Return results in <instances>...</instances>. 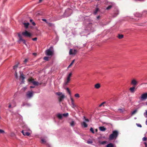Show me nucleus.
<instances>
[{
  "label": "nucleus",
  "instance_id": "nucleus-34",
  "mask_svg": "<svg viewBox=\"0 0 147 147\" xmlns=\"http://www.w3.org/2000/svg\"><path fill=\"white\" fill-rule=\"evenodd\" d=\"M20 41H21L22 42H23V43L26 46L27 45V44L26 43L25 40L24 39H23Z\"/></svg>",
  "mask_w": 147,
  "mask_h": 147
},
{
  "label": "nucleus",
  "instance_id": "nucleus-14",
  "mask_svg": "<svg viewBox=\"0 0 147 147\" xmlns=\"http://www.w3.org/2000/svg\"><path fill=\"white\" fill-rule=\"evenodd\" d=\"M100 87V84L99 83H97L94 85V87L96 89H98Z\"/></svg>",
  "mask_w": 147,
  "mask_h": 147
},
{
  "label": "nucleus",
  "instance_id": "nucleus-31",
  "mask_svg": "<svg viewBox=\"0 0 147 147\" xmlns=\"http://www.w3.org/2000/svg\"><path fill=\"white\" fill-rule=\"evenodd\" d=\"M70 125L72 127H74V121H72L70 123Z\"/></svg>",
  "mask_w": 147,
  "mask_h": 147
},
{
  "label": "nucleus",
  "instance_id": "nucleus-25",
  "mask_svg": "<svg viewBox=\"0 0 147 147\" xmlns=\"http://www.w3.org/2000/svg\"><path fill=\"white\" fill-rule=\"evenodd\" d=\"M138 111L137 109H136L134 111H133L132 113H131V115H133L135 114Z\"/></svg>",
  "mask_w": 147,
  "mask_h": 147
},
{
  "label": "nucleus",
  "instance_id": "nucleus-17",
  "mask_svg": "<svg viewBox=\"0 0 147 147\" xmlns=\"http://www.w3.org/2000/svg\"><path fill=\"white\" fill-rule=\"evenodd\" d=\"M106 147H114V145L113 144L110 143L106 146Z\"/></svg>",
  "mask_w": 147,
  "mask_h": 147
},
{
  "label": "nucleus",
  "instance_id": "nucleus-28",
  "mask_svg": "<svg viewBox=\"0 0 147 147\" xmlns=\"http://www.w3.org/2000/svg\"><path fill=\"white\" fill-rule=\"evenodd\" d=\"M69 114L68 113H64L62 114V116L65 117H67L68 116Z\"/></svg>",
  "mask_w": 147,
  "mask_h": 147
},
{
  "label": "nucleus",
  "instance_id": "nucleus-8",
  "mask_svg": "<svg viewBox=\"0 0 147 147\" xmlns=\"http://www.w3.org/2000/svg\"><path fill=\"white\" fill-rule=\"evenodd\" d=\"M24 130H22V133L23 134V135L25 136H28L30 135V133L27 132H24Z\"/></svg>",
  "mask_w": 147,
  "mask_h": 147
},
{
  "label": "nucleus",
  "instance_id": "nucleus-49",
  "mask_svg": "<svg viewBox=\"0 0 147 147\" xmlns=\"http://www.w3.org/2000/svg\"><path fill=\"white\" fill-rule=\"evenodd\" d=\"M32 39L33 41H36L37 39V38L36 37L34 38H32Z\"/></svg>",
  "mask_w": 147,
  "mask_h": 147
},
{
  "label": "nucleus",
  "instance_id": "nucleus-7",
  "mask_svg": "<svg viewBox=\"0 0 147 147\" xmlns=\"http://www.w3.org/2000/svg\"><path fill=\"white\" fill-rule=\"evenodd\" d=\"M131 84L135 86L138 84V82L135 79H133L131 81Z\"/></svg>",
  "mask_w": 147,
  "mask_h": 147
},
{
  "label": "nucleus",
  "instance_id": "nucleus-11",
  "mask_svg": "<svg viewBox=\"0 0 147 147\" xmlns=\"http://www.w3.org/2000/svg\"><path fill=\"white\" fill-rule=\"evenodd\" d=\"M100 130L101 131H105L107 129L104 126H101L99 127Z\"/></svg>",
  "mask_w": 147,
  "mask_h": 147
},
{
  "label": "nucleus",
  "instance_id": "nucleus-46",
  "mask_svg": "<svg viewBox=\"0 0 147 147\" xmlns=\"http://www.w3.org/2000/svg\"><path fill=\"white\" fill-rule=\"evenodd\" d=\"M15 77H16V78H17V77H18L17 73V72L16 71L15 72Z\"/></svg>",
  "mask_w": 147,
  "mask_h": 147
},
{
  "label": "nucleus",
  "instance_id": "nucleus-18",
  "mask_svg": "<svg viewBox=\"0 0 147 147\" xmlns=\"http://www.w3.org/2000/svg\"><path fill=\"white\" fill-rule=\"evenodd\" d=\"M23 24H24V25L25 27L26 28H27L28 27V26L29 25V24L28 23H24Z\"/></svg>",
  "mask_w": 147,
  "mask_h": 147
},
{
  "label": "nucleus",
  "instance_id": "nucleus-15",
  "mask_svg": "<svg viewBox=\"0 0 147 147\" xmlns=\"http://www.w3.org/2000/svg\"><path fill=\"white\" fill-rule=\"evenodd\" d=\"M32 84L35 86H38V84L41 85L42 84L41 83H39L38 82L34 81V82L32 83Z\"/></svg>",
  "mask_w": 147,
  "mask_h": 147
},
{
  "label": "nucleus",
  "instance_id": "nucleus-20",
  "mask_svg": "<svg viewBox=\"0 0 147 147\" xmlns=\"http://www.w3.org/2000/svg\"><path fill=\"white\" fill-rule=\"evenodd\" d=\"M28 81L29 82H31L32 83L34 81V79L32 78H29L28 79Z\"/></svg>",
  "mask_w": 147,
  "mask_h": 147
},
{
  "label": "nucleus",
  "instance_id": "nucleus-33",
  "mask_svg": "<svg viewBox=\"0 0 147 147\" xmlns=\"http://www.w3.org/2000/svg\"><path fill=\"white\" fill-rule=\"evenodd\" d=\"M71 107L72 108H74L75 107H76V106L74 104V103H71Z\"/></svg>",
  "mask_w": 147,
  "mask_h": 147
},
{
  "label": "nucleus",
  "instance_id": "nucleus-41",
  "mask_svg": "<svg viewBox=\"0 0 147 147\" xmlns=\"http://www.w3.org/2000/svg\"><path fill=\"white\" fill-rule=\"evenodd\" d=\"M136 125H137L138 127H142V125L140 124H139V123H136Z\"/></svg>",
  "mask_w": 147,
  "mask_h": 147
},
{
  "label": "nucleus",
  "instance_id": "nucleus-1",
  "mask_svg": "<svg viewBox=\"0 0 147 147\" xmlns=\"http://www.w3.org/2000/svg\"><path fill=\"white\" fill-rule=\"evenodd\" d=\"M118 135V132L117 130H114L112 131V133L110 135L109 137V140H112L115 139Z\"/></svg>",
  "mask_w": 147,
  "mask_h": 147
},
{
  "label": "nucleus",
  "instance_id": "nucleus-2",
  "mask_svg": "<svg viewBox=\"0 0 147 147\" xmlns=\"http://www.w3.org/2000/svg\"><path fill=\"white\" fill-rule=\"evenodd\" d=\"M53 47L52 46L49 49L46 51L45 53L46 54L49 56H52L53 53Z\"/></svg>",
  "mask_w": 147,
  "mask_h": 147
},
{
  "label": "nucleus",
  "instance_id": "nucleus-55",
  "mask_svg": "<svg viewBox=\"0 0 147 147\" xmlns=\"http://www.w3.org/2000/svg\"><path fill=\"white\" fill-rule=\"evenodd\" d=\"M30 88H34V86H30Z\"/></svg>",
  "mask_w": 147,
  "mask_h": 147
},
{
  "label": "nucleus",
  "instance_id": "nucleus-35",
  "mask_svg": "<svg viewBox=\"0 0 147 147\" xmlns=\"http://www.w3.org/2000/svg\"><path fill=\"white\" fill-rule=\"evenodd\" d=\"M83 119H84L86 122H88L89 121V120L88 119L86 118L85 116L84 117Z\"/></svg>",
  "mask_w": 147,
  "mask_h": 147
},
{
  "label": "nucleus",
  "instance_id": "nucleus-42",
  "mask_svg": "<svg viewBox=\"0 0 147 147\" xmlns=\"http://www.w3.org/2000/svg\"><path fill=\"white\" fill-rule=\"evenodd\" d=\"M56 94L58 96H60L61 95L62 93L60 92H57L56 93Z\"/></svg>",
  "mask_w": 147,
  "mask_h": 147
},
{
  "label": "nucleus",
  "instance_id": "nucleus-16",
  "mask_svg": "<svg viewBox=\"0 0 147 147\" xmlns=\"http://www.w3.org/2000/svg\"><path fill=\"white\" fill-rule=\"evenodd\" d=\"M20 78H22L23 82L25 79L24 75L23 74H21L20 76Z\"/></svg>",
  "mask_w": 147,
  "mask_h": 147
},
{
  "label": "nucleus",
  "instance_id": "nucleus-26",
  "mask_svg": "<svg viewBox=\"0 0 147 147\" xmlns=\"http://www.w3.org/2000/svg\"><path fill=\"white\" fill-rule=\"evenodd\" d=\"M30 22H31L33 26H35L36 25V24L33 21V20L32 19H30Z\"/></svg>",
  "mask_w": 147,
  "mask_h": 147
},
{
  "label": "nucleus",
  "instance_id": "nucleus-52",
  "mask_svg": "<svg viewBox=\"0 0 147 147\" xmlns=\"http://www.w3.org/2000/svg\"><path fill=\"white\" fill-rule=\"evenodd\" d=\"M144 144H145V147H147V143L146 142H145L144 143Z\"/></svg>",
  "mask_w": 147,
  "mask_h": 147
},
{
  "label": "nucleus",
  "instance_id": "nucleus-24",
  "mask_svg": "<svg viewBox=\"0 0 147 147\" xmlns=\"http://www.w3.org/2000/svg\"><path fill=\"white\" fill-rule=\"evenodd\" d=\"M57 117L59 119H61L62 117V114H59L57 115Z\"/></svg>",
  "mask_w": 147,
  "mask_h": 147
},
{
  "label": "nucleus",
  "instance_id": "nucleus-19",
  "mask_svg": "<svg viewBox=\"0 0 147 147\" xmlns=\"http://www.w3.org/2000/svg\"><path fill=\"white\" fill-rule=\"evenodd\" d=\"M123 37V35L122 34H118L117 37L119 39H121Z\"/></svg>",
  "mask_w": 147,
  "mask_h": 147
},
{
  "label": "nucleus",
  "instance_id": "nucleus-21",
  "mask_svg": "<svg viewBox=\"0 0 147 147\" xmlns=\"http://www.w3.org/2000/svg\"><path fill=\"white\" fill-rule=\"evenodd\" d=\"M75 61V59H74L72 61L71 63L68 66V68L70 67L73 65V64L74 62Z\"/></svg>",
  "mask_w": 147,
  "mask_h": 147
},
{
  "label": "nucleus",
  "instance_id": "nucleus-60",
  "mask_svg": "<svg viewBox=\"0 0 147 147\" xmlns=\"http://www.w3.org/2000/svg\"><path fill=\"white\" fill-rule=\"evenodd\" d=\"M49 24L50 25L51 24L49 23Z\"/></svg>",
  "mask_w": 147,
  "mask_h": 147
},
{
  "label": "nucleus",
  "instance_id": "nucleus-57",
  "mask_svg": "<svg viewBox=\"0 0 147 147\" xmlns=\"http://www.w3.org/2000/svg\"><path fill=\"white\" fill-rule=\"evenodd\" d=\"M146 125H147V119L146 120Z\"/></svg>",
  "mask_w": 147,
  "mask_h": 147
},
{
  "label": "nucleus",
  "instance_id": "nucleus-10",
  "mask_svg": "<svg viewBox=\"0 0 147 147\" xmlns=\"http://www.w3.org/2000/svg\"><path fill=\"white\" fill-rule=\"evenodd\" d=\"M65 96L63 94L61 96L59 97V102H61L62 100L64 98Z\"/></svg>",
  "mask_w": 147,
  "mask_h": 147
},
{
  "label": "nucleus",
  "instance_id": "nucleus-53",
  "mask_svg": "<svg viewBox=\"0 0 147 147\" xmlns=\"http://www.w3.org/2000/svg\"><path fill=\"white\" fill-rule=\"evenodd\" d=\"M33 55H34L36 56V55L37 54L36 53H33Z\"/></svg>",
  "mask_w": 147,
  "mask_h": 147
},
{
  "label": "nucleus",
  "instance_id": "nucleus-30",
  "mask_svg": "<svg viewBox=\"0 0 147 147\" xmlns=\"http://www.w3.org/2000/svg\"><path fill=\"white\" fill-rule=\"evenodd\" d=\"M112 7V5H110L106 9L107 10H108L111 9Z\"/></svg>",
  "mask_w": 147,
  "mask_h": 147
},
{
  "label": "nucleus",
  "instance_id": "nucleus-45",
  "mask_svg": "<svg viewBox=\"0 0 147 147\" xmlns=\"http://www.w3.org/2000/svg\"><path fill=\"white\" fill-rule=\"evenodd\" d=\"M143 140V141H146L147 140V138L146 137H144L142 139Z\"/></svg>",
  "mask_w": 147,
  "mask_h": 147
},
{
  "label": "nucleus",
  "instance_id": "nucleus-12",
  "mask_svg": "<svg viewBox=\"0 0 147 147\" xmlns=\"http://www.w3.org/2000/svg\"><path fill=\"white\" fill-rule=\"evenodd\" d=\"M135 86H133L129 88V90L132 93H134L135 92Z\"/></svg>",
  "mask_w": 147,
  "mask_h": 147
},
{
  "label": "nucleus",
  "instance_id": "nucleus-4",
  "mask_svg": "<svg viewBox=\"0 0 147 147\" xmlns=\"http://www.w3.org/2000/svg\"><path fill=\"white\" fill-rule=\"evenodd\" d=\"M77 51L76 49L73 50L72 49H70L69 50V54L70 55H75L77 53Z\"/></svg>",
  "mask_w": 147,
  "mask_h": 147
},
{
  "label": "nucleus",
  "instance_id": "nucleus-54",
  "mask_svg": "<svg viewBox=\"0 0 147 147\" xmlns=\"http://www.w3.org/2000/svg\"><path fill=\"white\" fill-rule=\"evenodd\" d=\"M11 107V105L10 104H9V108H10Z\"/></svg>",
  "mask_w": 147,
  "mask_h": 147
},
{
  "label": "nucleus",
  "instance_id": "nucleus-6",
  "mask_svg": "<svg viewBox=\"0 0 147 147\" xmlns=\"http://www.w3.org/2000/svg\"><path fill=\"white\" fill-rule=\"evenodd\" d=\"M147 98V93L142 94L141 97V99L142 100H146Z\"/></svg>",
  "mask_w": 147,
  "mask_h": 147
},
{
  "label": "nucleus",
  "instance_id": "nucleus-23",
  "mask_svg": "<svg viewBox=\"0 0 147 147\" xmlns=\"http://www.w3.org/2000/svg\"><path fill=\"white\" fill-rule=\"evenodd\" d=\"M99 143H100V144H106V143H107V141H102V142H101L100 141H99Z\"/></svg>",
  "mask_w": 147,
  "mask_h": 147
},
{
  "label": "nucleus",
  "instance_id": "nucleus-47",
  "mask_svg": "<svg viewBox=\"0 0 147 147\" xmlns=\"http://www.w3.org/2000/svg\"><path fill=\"white\" fill-rule=\"evenodd\" d=\"M41 141L42 143H45L46 142L44 139H42L41 140Z\"/></svg>",
  "mask_w": 147,
  "mask_h": 147
},
{
  "label": "nucleus",
  "instance_id": "nucleus-22",
  "mask_svg": "<svg viewBox=\"0 0 147 147\" xmlns=\"http://www.w3.org/2000/svg\"><path fill=\"white\" fill-rule=\"evenodd\" d=\"M19 64V63H18L17 64L13 66V69L14 70H16V69L18 67V65Z\"/></svg>",
  "mask_w": 147,
  "mask_h": 147
},
{
  "label": "nucleus",
  "instance_id": "nucleus-9",
  "mask_svg": "<svg viewBox=\"0 0 147 147\" xmlns=\"http://www.w3.org/2000/svg\"><path fill=\"white\" fill-rule=\"evenodd\" d=\"M70 80V78L67 77L66 80L65 81L64 84L66 85L68 84V83L69 82Z\"/></svg>",
  "mask_w": 147,
  "mask_h": 147
},
{
  "label": "nucleus",
  "instance_id": "nucleus-3",
  "mask_svg": "<svg viewBox=\"0 0 147 147\" xmlns=\"http://www.w3.org/2000/svg\"><path fill=\"white\" fill-rule=\"evenodd\" d=\"M22 34L26 37H30L31 36V34L26 30L24 32H23Z\"/></svg>",
  "mask_w": 147,
  "mask_h": 147
},
{
  "label": "nucleus",
  "instance_id": "nucleus-27",
  "mask_svg": "<svg viewBox=\"0 0 147 147\" xmlns=\"http://www.w3.org/2000/svg\"><path fill=\"white\" fill-rule=\"evenodd\" d=\"M124 109H118V111L120 113H122L123 112V111H124Z\"/></svg>",
  "mask_w": 147,
  "mask_h": 147
},
{
  "label": "nucleus",
  "instance_id": "nucleus-48",
  "mask_svg": "<svg viewBox=\"0 0 147 147\" xmlns=\"http://www.w3.org/2000/svg\"><path fill=\"white\" fill-rule=\"evenodd\" d=\"M71 103H74V100L72 98H71Z\"/></svg>",
  "mask_w": 147,
  "mask_h": 147
},
{
  "label": "nucleus",
  "instance_id": "nucleus-5",
  "mask_svg": "<svg viewBox=\"0 0 147 147\" xmlns=\"http://www.w3.org/2000/svg\"><path fill=\"white\" fill-rule=\"evenodd\" d=\"M33 94L32 92L28 91L26 94V96L28 98H30L33 96Z\"/></svg>",
  "mask_w": 147,
  "mask_h": 147
},
{
  "label": "nucleus",
  "instance_id": "nucleus-37",
  "mask_svg": "<svg viewBox=\"0 0 147 147\" xmlns=\"http://www.w3.org/2000/svg\"><path fill=\"white\" fill-rule=\"evenodd\" d=\"M44 59L47 61H48L49 60V57H45L44 58Z\"/></svg>",
  "mask_w": 147,
  "mask_h": 147
},
{
  "label": "nucleus",
  "instance_id": "nucleus-29",
  "mask_svg": "<svg viewBox=\"0 0 147 147\" xmlns=\"http://www.w3.org/2000/svg\"><path fill=\"white\" fill-rule=\"evenodd\" d=\"M18 36L19 38V41L23 39L22 38V37L21 35L20 34H18Z\"/></svg>",
  "mask_w": 147,
  "mask_h": 147
},
{
  "label": "nucleus",
  "instance_id": "nucleus-44",
  "mask_svg": "<svg viewBox=\"0 0 147 147\" xmlns=\"http://www.w3.org/2000/svg\"><path fill=\"white\" fill-rule=\"evenodd\" d=\"M105 103V102H103L101 103L99 105V107H101Z\"/></svg>",
  "mask_w": 147,
  "mask_h": 147
},
{
  "label": "nucleus",
  "instance_id": "nucleus-36",
  "mask_svg": "<svg viewBox=\"0 0 147 147\" xmlns=\"http://www.w3.org/2000/svg\"><path fill=\"white\" fill-rule=\"evenodd\" d=\"M90 131L93 134L94 133V131L92 127H91L90 129Z\"/></svg>",
  "mask_w": 147,
  "mask_h": 147
},
{
  "label": "nucleus",
  "instance_id": "nucleus-58",
  "mask_svg": "<svg viewBox=\"0 0 147 147\" xmlns=\"http://www.w3.org/2000/svg\"><path fill=\"white\" fill-rule=\"evenodd\" d=\"M146 115H147V110H146Z\"/></svg>",
  "mask_w": 147,
  "mask_h": 147
},
{
  "label": "nucleus",
  "instance_id": "nucleus-43",
  "mask_svg": "<svg viewBox=\"0 0 147 147\" xmlns=\"http://www.w3.org/2000/svg\"><path fill=\"white\" fill-rule=\"evenodd\" d=\"M42 21L45 22L47 23V24L48 23L47 22V20L46 19H42Z\"/></svg>",
  "mask_w": 147,
  "mask_h": 147
},
{
  "label": "nucleus",
  "instance_id": "nucleus-50",
  "mask_svg": "<svg viewBox=\"0 0 147 147\" xmlns=\"http://www.w3.org/2000/svg\"><path fill=\"white\" fill-rule=\"evenodd\" d=\"M28 61V59H25L24 61V62L25 63H26Z\"/></svg>",
  "mask_w": 147,
  "mask_h": 147
},
{
  "label": "nucleus",
  "instance_id": "nucleus-51",
  "mask_svg": "<svg viewBox=\"0 0 147 147\" xmlns=\"http://www.w3.org/2000/svg\"><path fill=\"white\" fill-rule=\"evenodd\" d=\"M67 92H69V93L70 94V92L69 90V89L68 88H67L66 89Z\"/></svg>",
  "mask_w": 147,
  "mask_h": 147
},
{
  "label": "nucleus",
  "instance_id": "nucleus-40",
  "mask_svg": "<svg viewBox=\"0 0 147 147\" xmlns=\"http://www.w3.org/2000/svg\"><path fill=\"white\" fill-rule=\"evenodd\" d=\"M4 132V131L3 130L0 129V134L3 133Z\"/></svg>",
  "mask_w": 147,
  "mask_h": 147
},
{
  "label": "nucleus",
  "instance_id": "nucleus-39",
  "mask_svg": "<svg viewBox=\"0 0 147 147\" xmlns=\"http://www.w3.org/2000/svg\"><path fill=\"white\" fill-rule=\"evenodd\" d=\"M72 75L71 72H70L68 75L67 77L70 78Z\"/></svg>",
  "mask_w": 147,
  "mask_h": 147
},
{
  "label": "nucleus",
  "instance_id": "nucleus-56",
  "mask_svg": "<svg viewBox=\"0 0 147 147\" xmlns=\"http://www.w3.org/2000/svg\"><path fill=\"white\" fill-rule=\"evenodd\" d=\"M42 0H39V2L40 3L42 2Z\"/></svg>",
  "mask_w": 147,
  "mask_h": 147
},
{
  "label": "nucleus",
  "instance_id": "nucleus-32",
  "mask_svg": "<svg viewBox=\"0 0 147 147\" xmlns=\"http://www.w3.org/2000/svg\"><path fill=\"white\" fill-rule=\"evenodd\" d=\"M74 96L77 98H79L80 97V95L78 93L75 94L74 95Z\"/></svg>",
  "mask_w": 147,
  "mask_h": 147
},
{
  "label": "nucleus",
  "instance_id": "nucleus-59",
  "mask_svg": "<svg viewBox=\"0 0 147 147\" xmlns=\"http://www.w3.org/2000/svg\"><path fill=\"white\" fill-rule=\"evenodd\" d=\"M95 131H96L97 132V131L98 130L97 129H95Z\"/></svg>",
  "mask_w": 147,
  "mask_h": 147
},
{
  "label": "nucleus",
  "instance_id": "nucleus-13",
  "mask_svg": "<svg viewBox=\"0 0 147 147\" xmlns=\"http://www.w3.org/2000/svg\"><path fill=\"white\" fill-rule=\"evenodd\" d=\"M81 125L82 126H84V127H87L88 126L87 124L85 122L82 123Z\"/></svg>",
  "mask_w": 147,
  "mask_h": 147
},
{
  "label": "nucleus",
  "instance_id": "nucleus-38",
  "mask_svg": "<svg viewBox=\"0 0 147 147\" xmlns=\"http://www.w3.org/2000/svg\"><path fill=\"white\" fill-rule=\"evenodd\" d=\"M87 143L88 144H92L93 143V142L92 140H91L90 141H88L87 142Z\"/></svg>",
  "mask_w": 147,
  "mask_h": 147
}]
</instances>
